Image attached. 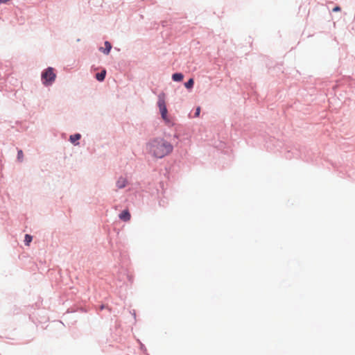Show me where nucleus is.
Listing matches in <instances>:
<instances>
[{
	"label": "nucleus",
	"mask_w": 355,
	"mask_h": 355,
	"mask_svg": "<svg viewBox=\"0 0 355 355\" xmlns=\"http://www.w3.org/2000/svg\"><path fill=\"white\" fill-rule=\"evenodd\" d=\"M148 146L150 153L157 158H162L169 155L173 149V146L170 142L161 138L153 140Z\"/></svg>",
	"instance_id": "f257e3e1"
},
{
	"label": "nucleus",
	"mask_w": 355,
	"mask_h": 355,
	"mask_svg": "<svg viewBox=\"0 0 355 355\" xmlns=\"http://www.w3.org/2000/svg\"><path fill=\"white\" fill-rule=\"evenodd\" d=\"M166 95L164 93H161L158 96V101H157V105L159 107L162 118L166 121V123H169V119L167 116V108L166 106Z\"/></svg>",
	"instance_id": "f03ea898"
},
{
	"label": "nucleus",
	"mask_w": 355,
	"mask_h": 355,
	"mask_svg": "<svg viewBox=\"0 0 355 355\" xmlns=\"http://www.w3.org/2000/svg\"><path fill=\"white\" fill-rule=\"evenodd\" d=\"M55 77L56 75L52 67H48L42 73V79L44 85H51L54 82Z\"/></svg>",
	"instance_id": "7ed1b4c3"
},
{
	"label": "nucleus",
	"mask_w": 355,
	"mask_h": 355,
	"mask_svg": "<svg viewBox=\"0 0 355 355\" xmlns=\"http://www.w3.org/2000/svg\"><path fill=\"white\" fill-rule=\"evenodd\" d=\"M119 218L123 221H129L131 218V215L128 210H124L119 214Z\"/></svg>",
	"instance_id": "20e7f679"
},
{
	"label": "nucleus",
	"mask_w": 355,
	"mask_h": 355,
	"mask_svg": "<svg viewBox=\"0 0 355 355\" xmlns=\"http://www.w3.org/2000/svg\"><path fill=\"white\" fill-rule=\"evenodd\" d=\"M127 184V180L125 178L121 177L116 182V186L119 189L124 188Z\"/></svg>",
	"instance_id": "39448f33"
},
{
	"label": "nucleus",
	"mask_w": 355,
	"mask_h": 355,
	"mask_svg": "<svg viewBox=\"0 0 355 355\" xmlns=\"http://www.w3.org/2000/svg\"><path fill=\"white\" fill-rule=\"evenodd\" d=\"M105 49H103L102 47L100 48V50L102 51L105 54H109L111 49H112V45L109 42H105Z\"/></svg>",
	"instance_id": "423d86ee"
},
{
	"label": "nucleus",
	"mask_w": 355,
	"mask_h": 355,
	"mask_svg": "<svg viewBox=\"0 0 355 355\" xmlns=\"http://www.w3.org/2000/svg\"><path fill=\"white\" fill-rule=\"evenodd\" d=\"M183 78H184V76L181 73H173L172 76V79L176 82L182 81L183 80Z\"/></svg>",
	"instance_id": "0eeeda50"
},
{
	"label": "nucleus",
	"mask_w": 355,
	"mask_h": 355,
	"mask_svg": "<svg viewBox=\"0 0 355 355\" xmlns=\"http://www.w3.org/2000/svg\"><path fill=\"white\" fill-rule=\"evenodd\" d=\"M105 75L106 71L104 69L101 72L96 73V78L98 81H103L105 78Z\"/></svg>",
	"instance_id": "6e6552de"
},
{
	"label": "nucleus",
	"mask_w": 355,
	"mask_h": 355,
	"mask_svg": "<svg viewBox=\"0 0 355 355\" xmlns=\"http://www.w3.org/2000/svg\"><path fill=\"white\" fill-rule=\"evenodd\" d=\"M80 134H75L70 136L69 140L72 144H76V142L80 139Z\"/></svg>",
	"instance_id": "1a4fd4ad"
},
{
	"label": "nucleus",
	"mask_w": 355,
	"mask_h": 355,
	"mask_svg": "<svg viewBox=\"0 0 355 355\" xmlns=\"http://www.w3.org/2000/svg\"><path fill=\"white\" fill-rule=\"evenodd\" d=\"M193 83H194L193 79L190 78L187 83H184V86L187 89H191L193 87Z\"/></svg>",
	"instance_id": "9d476101"
},
{
	"label": "nucleus",
	"mask_w": 355,
	"mask_h": 355,
	"mask_svg": "<svg viewBox=\"0 0 355 355\" xmlns=\"http://www.w3.org/2000/svg\"><path fill=\"white\" fill-rule=\"evenodd\" d=\"M32 236L29 234H26L25 235V239H24V243L26 245H29L31 242L32 241Z\"/></svg>",
	"instance_id": "9b49d317"
},
{
	"label": "nucleus",
	"mask_w": 355,
	"mask_h": 355,
	"mask_svg": "<svg viewBox=\"0 0 355 355\" xmlns=\"http://www.w3.org/2000/svg\"><path fill=\"white\" fill-rule=\"evenodd\" d=\"M24 158V153L21 150H19L17 153V159L19 162H22Z\"/></svg>",
	"instance_id": "f8f14e48"
},
{
	"label": "nucleus",
	"mask_w": 355,
	"mask_h": 355,
	"mask_svg": "<svg viewBox=\"0 0 355 355\" xmlns=\"http://www.w3.org/2000/svg\"><path fill=\"white\" fill-rule=\"evenodd\" d=\"M200 113V107H198L196 108V112H195V116H196V117L199 116Z\"/></svg>",
	"instance_id": "ddd939ff"
},
{
	"label": "nucleus",
	"mask_w": 355,
	"mask_h": 355,
	"mask_svg": "<svg viewBox=\"0 0 355 355\" xmlns=\"http://www.w3.org/2000/svg\"><path fill=\"white\" fill-rule=\"evenodd\" d=\"M340 10V8L339 6H336L333 8V12H338Z\"/></svg>",
	"instance_id": "4468645a"
}]
</instances>
